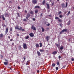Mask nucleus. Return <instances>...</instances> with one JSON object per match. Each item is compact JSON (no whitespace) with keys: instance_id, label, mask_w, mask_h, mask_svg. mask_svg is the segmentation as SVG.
Here are the masks:
<instances>
[{"instance_id":"1","label":"nucleus","mask_w":74,"mask_h":74,"mask_svg":"<svg viewBox=\"0 0 74 74\" xmlns=\"http://www.w3.org/2000/svg\"><path fill=\"white\" fill-rule=\"evenodd\" d=\"M22 27H20V28H19V26H17L15 27V29H17V30H22Z\"/></svg>"},{"instance_id":"2","label":"nucleus","mask_w":74,"mask_h":74,"mask_svg":"<svg viewBox=\"0 0 74 74\" xmlns=\"http://www.w3.org/2000/svg\"><path fill=\"white\" fill-rule=\"evenodd\" d=\"M55 19H58L59 22L61 23L62 22V20L59 18L58 17H56L55 18Z\"/></svg>"},{"instance_id":"3","label":"nucleus","mask_w":74,"mask_h":74,"mask_svg":"<svg viewBox=\"0 0 74 74\" xmlns=\"http://www.w3.org/2000/svg\"><path fill=\"white\" fill-rule=\"evenodd\" d=\"M23 48L24 49H26L27 48V45L26 43H23Z\"/></svg>"},{"instance_id":"4","label":"nucleus","mask_w":74,"mask_h":74,"mask_svg":"<svg viewBox=\"0 0 74 74\" xmlns=\"http://www.w3.org/2000/svg\"><path fill=\"white\" fill-rule=\"evenodd\" d=\"M30 16V14L28 13L27 14L26 18L28 21H29V18Z\"/></svg>"},{"instance_id":"5","label":"nucleus","mask_w":74,"mask_h":74,"mask_svg":"<svg viewBox=\"0 0 74 74\" xmlns=\"http://www.w3.org/2000/svg\"><path fill=\"white\" fill-rule=\"evenodd\" d=\"M32 3L34 4H35L37 3V0H33Z\"/></svg>"},{"instance_id":"6","label":"nucleus","mask_w":74,"mask_h":74,"mask_svg":"<svg viewBox=\"0 0 74 74\" xmlns=\"http://www.w3.org/2000/svg\"><path fill=\"white\" fill-rule=\"evenodd\" d=\"M32 29H33L34 30H36V28L34 26V25H32V27L31 28Z\"/></svg>"},{"instance_id":"7","label":"nucleus","mask_w":74,"mask_h":74,"mask_svg":"<svg viewBox=\"0 0 74 74\" xmlns=\"http://www.w3.org/2000/svg\"><path fill=\"white\" fill-rule=\"evenodd\" d=\"M29 35L31 37H34V34L33 33L29 34Z\"/></svg>"},{"instance_id":"8","label":"nucleus","mask_w":74,"mask_h":74,"mask_svg":"<svg viewBox=\"0 0 74 74\" xmlns=\"http://www.w3.org/2000/svg\"><path fill=\"white\" fill-rule=\"evenodd\" d=\"M8 32V28H6V30L5 31V34H7V33Z\"/></svg>"},{"instance_id":"9","label":"nucleus","mask_w":74,"mask_h":74,"mask_svg":"<svg viewBox=\"0 0 74 74\" xmlns=\"http://www.w3.org/2000/svg\"><path fill=\"white\" fill-rule=\"evenodd\" d=\"M49 38H50V37L48 36H47L46 37V39L47 41H48L49 40Z\"/></svg>"},{"instance_id":"10","label":"nucleus","mask_w":74,"mask_h":74,"mask_svg":"<svg viewBox=\"0 0 74 74\" xmlns=\"http://www.w3.org/2000/svg\"><path fill=\"white\" fill-rule=\"evenodd\" d=\"M4 65H5V66L7 65H8V62H5L3 63Z\"/></svg>"},{"instance_id":"11","label":"nucleus","mask_w":74,"mask_h":74,"mask_svg":"<svg viewBox=\"0 0 74 74\" xmlns=\"http://www.w3.org/2000/svg\"><path fill=\"white\" fill-rule=\"evenodd\" d=\"M57 51H56L53 52L52 53L53 55H56V54H57Z\"/></svg>"},{"instance_id":"12","label":"nucleus","mask_w":74,"mask_h":74,"mask_svg":"<svg viewBox=\"0 0 74 74\" xmlns=\"http://www.w3.org/2000/svg\"><path fill=\"white\" fill-rule=\"evenodd\" d=\"M62 30L63 32H67V29H64Z\"/></svg>"},{"instance_id":"13","label":"nucleus","mask_w":74,"mask_h":74,"mask_svg":"<svg viewBox=\"0 0 74 74\" xmlns=\"http://www.w3.org/2000/svg\"><path fill=\"white\" fill-rule=\"evenodd\" d=\"M34 8H40V7L38 6H36L34 7Z\"/></svg>"},{"instance_id":"14","label":"nucleus","mask_w":74,"mask_h":74,"mask_svg":"<svg viewBox=\"0 0 74 74\" xmlns=\"http://www.w3.org/2000/svg\"><path fill=\"white\" fill-rule=\"evenodd\" d=\"M2 18L3 19V21H5V18H4V15H2Z\"/></svg>"},{"instance_id":"15","label":"nucleus","mask_w":74,"mask_h":74,"mask_svg":"<svg viewBox=\"0 0 74 74\" xmlns=\"http://www.w3.org/2000/svg\"><path fill=\"white\" fill-rule=\"evenodd\" d=\"M37 53L38 55V56H40L41 55V53L39 51H37Z\"/></svg>"},{"instance_id":"16","label":"nucleus","mask_w":74,"mask_h":74,"mask_svg":"<svg viewBox=\"0 0 74 74\" xmlns=\"http://www.w3.org/2000/svg\"><path fill=\"white\" fill-rule=\"evenodd\" d=\"M36 48H38V47H39V44L38 43H37L36 45Z\"/></svg>"},{"instance_id":"17","label":"nucleus","mask_w":74,"mask_h":74,"mask_svg":"<svg viewBox=\"0 0 74 74\" xmlns=\"http://www.w3.org/2000/svg\"><path fill=\"white\" fill-rule=\"evenodd\" d=\"M47 5V9H49V4L47 3L46 4Z\"/></svg>"},{"instance_id":"18","label":"nucleus","mask_w":74,"mask_h":74,"mask_svg":"<svg viewBox=\"0 0 74 74\" xmlns=\"http://www.w3.org/2000/svg\"><path fill=\"white\" fill-rule=\"evenodd\" d=\"M61 6H62V8H64V7H65V6H64V3H62L61 5Z\"/></svg>"},{"instance_id":"19","label":"nucleus","mask_w":74,"mask_h":74,"mask_svg":"<svg viewBox=\"0 0 74 74\" xmlns=\"http://www.w3.org/2000/svg\"><path fill=\"white\" fill-rule=\"evenodd\" d=\"M39 45H40L39 47H40V48H41V47H42V43H41V42H40V43H39Z\"/></svg>"},{"instance_id":"20","label":"nucleus","mask_w":74,"mask_h":74,"mask_svg":"<svg viewBox=\"0 0 74 74\" xmlns=\"http://www.w3.org/2000/svg\"><path fill=\"white\" fill-rule=\"evenodd\" d=\"M29 38V36H27L26 37H25V39H26V40H27Z\"/></svg>"},{"instance_id":"21","label":"nucleus","mask_w":74,"mask_h":74,"mask_svg":"<svg viewBox=\"0 0 74 74\" xmlns=\"http://www.w3.org/2000/svg\"><path fill=\"white\" fill-rule=\"evenodd\" d=\"M38 12V10L37 9H36L35 10V12L36 13V14H37Z\"/></svg>"},{"instance_id":"22","label":"nucleus","mask_w":74,"mask_h":74,"mask_svg":"<svg viewBox=\"0 0 74 74\" xmlns=\"http://www.w3.org/2000/svg\"><path fill=\"white\" fill-rule=\"evenodd\" d=\"M3 37V34H0V37L1 38H2Z\"/></svg>"},{"instance_id":"23","label":"nucleus","mask_w":74,"mask_h":74,"mask_svg":"<svg viewBox=\"0 0 74 74\" xmlns=\"http://www.w3.org/2000/svg\"><path fill=\"white\" fill-rule=\"evenodd\" d=\"M63 25V24H62V23L60 24V27H62V28L63 27V26H62Z\"/></svg>"},{"instance_id":"24","label":"nucleus","mask_w":74,"mask_h":74,"mask_svg":"<svg viewBox=\"0 0 74 74\" xmlns=\"http://www.w3.org/2000/svg\"><path fill=\"white\" fill-rule=\"evenodd\" d=\"M41 28L42 29V32H44V31H45V29H44V28H43V27H42Z\"/></svg>"},{"instance_id":"25","label":"nucleus","mask_w":74,"mask_h":74,"mask_svg":"<svg viewBox=\"0 0 74 74\" xmlns=\"http://www.w3.org/2000/svg\"><path fill=\"white\" fill-rule=\"evenodd\" d=\"M55 63H53L52 64V67H55Z\"/></svg>"},{"instance_id":"26","label":"nucleus","mask_w":74,"mask_h":74,"mask_svg":"<svg viewBox=\"0 0 74 74\" xmlns=\"http://www.w3.org/2000/svg\"><path fill=\"white\" fill-rule=\"evenodd\" d=\"M30 14H31V15H33V12L32 11H31L30 12Z\"/></svg>"},{"instance_id":"27","label":"nucleus","mask_w":74,"mask_h":74,"mask_svg":"<svg viewBox=\"0 0 74 74\" xmlns=\"http://www.w3.org/2000/svg\"><path fill=\"white\" fill-rule=\"evenodd\" d=\"M68 4V3H67V2H66V8H67V5Z\"/></svg>"},{"instance_id":"28","label":"nucleus","mask_w":74,"mask_h":74,"mask_svg":"<svg viewBox=\"0 0 74 74\" xmlns=\"http://www.w3.org/2000/svg\"><path fill=\"white\" fill-rule=\"evenodd\" d=\"M63 48H64V47H63V46H61L60 47V49L61 50H62V49H63Z\"/></svg>"},{"instance_id":"29","label":"nucleus","mask_w":74,"mask_h":74,"mask_svg":"<svg viewBox=\"0 0 74 74\" xmlns=\"http://www.w3.org/2000/svg\"><path fill=\"white\" fill-rule=\"evenodd\" d=\"M12 27H11L10 28V31H12Z\"/></svg>"},{"instance_id":"30","label":"nucleus","mask_w":74,"mask_h":74,"mask_svg":"<svg viewBox=\"0 0 74 74\" xmlns=\"http://www.w3.org/2000/svg\"><path fill=\"white\" fill-rule=\"evenodd\" d=\"M70 24V21H69V22H68L67 23V25H69Z\"/></svg>"},{"instance_id":"31","label":"nucleus","mask_w":74,"mask_h":74,"mask_svg":"<svg viewBox=\"0 0 74 74\" xmlns=\"http://www.w3.org/2000/svg\"><path fill=\"white\" fill-rule=\"evenodd\" d=\"M17 15L18 16V17H20V14H19V13H17Z\"/></svg>"},{"instance_id":"32","label":"nucleus","mask_w":74,"mask_h":74,"mask_svg":"<svg viewBox=\"0 0 74 74\" xmlns=\"http://www.w3.org/2000/svg\"><path fill=\"white\" fill-rule=\"evenodd\" d=\"M5 17L6 16H8V14L6 13L5 14Z\"/></svg>"},{"instance_id":"33","label":"nucleus","mask_w":74,"mask_h":74,"mask_svg":"<svg viewBox=\"0 0 74 74\" xmlns=\"http://www.w3.org/2000/svg\"><path fill=\"white\" fill-rule=\"evenodd\" d=\"M63 31H62V30L61 31V32H60V34H62V33H63Z\"/></svg>"},{"instance_id":"34","label":"nucleus","mask_w":74,"mask_h":74,"mask_svg":"<svg viewBox=\"0 0 74 74\" xmlns=\"http://www.w3.org/2000/svg\"><path fill=\"white\" fill-rule=\"evenodd\" d=\"M21 30H22V32H24L26 30L24 29H22Z\"/></svg>"},{"instance_id":"35","label":"nucleus","mask_w":74,"mask_h":74,"mask_svg":"<svg viewBox=\"0 0 74 74\" xmlns=\"http://www.w3.org/2000/svg\"><path fill=\"white\" fill-rule=\"evenodd\" d=\"M59 18H62V17H63V16L62 15H59Z\"/></svg>"},{"instance_id":"36","label":"nucleus","mask_w":74,"mask_h":74,"mask_svg":"<svg viewBox=\"0 0 74 74\" xmlns=\"http://www.w3.org/2000/svg\"><path fill=\"white\" fill-rule=\"evenodd\" d=\"M45 1L44 0L43 1L42 4H45Z\"/></svg>"},{"instance_id":"37","label":"nucleus","mask_w":74,"mask_h":74,"mask_svg":"<svg viewBox=\"0 0 74 74\" xmlns=\"http://www.w3.org/2000/svg\"><path fill=\"white\" fill-rule=\"evenodd\" d=\"M44 50L43 49H42V50L40 49V52H44Z\"/></svg>"},{"instance_id":"38","label":"nucleus","mask_w":74,"mask_h":74,"mask_svg":"<svg viewBox=\"0 0 74 74\" xmlns=\"http://www.w3.org/2000/svg\"><path fill=\"white\" fill-rule=\"evenodd\" d=\"M70 14V11H69L67 13V16L69 15V14Z\"/></svg>"},{"instance_id":"39","label":"nucleus","mask_w":74,"mask_h":74,"mask_svg":"<svg viewBox=\"0 0 74 74\" xmlns=\"http://www.w3.org/2000/svg\"><path fill=\"white\" fill-rule=\"evenodd\" d=\"M5 61H6V62H8V60L7 59H4Z\"/></svg>"},{"instance_id":"40","label":"nucleus","mask_w":74,"mask_h":74,"mask_svg":"<svg viewBox=\"0 0 74 74\" xmlns=\"http://www.w3.org/2000/svg\"><path fill=\"white\" fill-rule=\"evenodd\" d=\"M23 21L24 22H26V21H27V20L26 18H24L23 19Z\"/></svg>"},{"instance_id":"41","label":"nucleus","mask_w":74,"mask_h":74,"mask_svg":"<svg viewBox=\"0 0 74 74\" xmlns=\"http://www.w3.org/2000/svg\"><path fill=\"white\" fill-rule=\"evenodd\" d=\"M61 14H62V12L60 11L58 12V15H60Z\"/></svg>"},{"instance_id":"42","label":"nucleus","mask_w":74,"mask_h":74,"mask_svg":"<svg viewBox=\"0 0 74 74\" xmlns=\"http://www.w3.org/2000/svg\"><path fill=\"white\" fill-rule=\"evenodd\" d=\"M56 70H58L59 69V67H56Z\"/></svg>"},{"instance_id":"43","label":"nucleus","mask_w":74,"mask_h":74,"mask_svg":"<svg viewBox=\"0 0 74 74\" xmlns=\"http://www.w3.org/2000/svg\"><path fill=\"white\" fill-rule=\"evenodd\" d=\"M59 64H60L59 62H57V65H59Z\"/></svg>"},{"instance_id":"44","label":"nucleus","mask_w":74,"mask_h":74,"mask_svg":"<svg viewBox=\"0 0 74 74\" xmlns=\"http://www.w3.org/2000/svg\"><path fill=\"white\" fill-rule=\"evenodd\" d=\"M56 47H59V45H58V44H57L56 45Z\"/></svg>"},{"instance_id":"45","label":"nucleus","mask_w":74,"mask_h":74,"mask_svg":"<svg viewBox=\"0 0 74 74\" xmlns=\"http://www.w3.org/2000/svg\"><path fill=\"white\" fill-rule=\"evenodd\" d=\"M32 20H33V21H36V18H33Z\"/></svg>"},{"instance_id":"46","label":"nucleus","mask_w":74,"mask_h":74,"mask_svg":"<svg viewBox=\"0 0 74 74\" xmlns=\"http://www.w3.org/2000/svg\"><path fill=\"white\" fill-rule=\"evenodd\" d=\"M58 58L59 59H60V58H61V56H58Z\"/></svg>"},{"instance_id":"47","label":"nucleus","mask_w":74,"mask_h":74,"mask_svg":"<svg viewBox=\"0 0 74 74\" xmlns=\"http://www.w3.org/2000/svg\"><path fill=\"white\" fill-rule=\"evenodd\" d=\"M47 25V26H49L50 25V24L48 23Z\"/></svg>"},{"instance_id":"48","label":"nucleus","mask_w":74,"mask_h":74,"mask_svg":"<svg viewBox=\"0 0 74 74\" xmlns=\"http://www.w3.org/2000/svg\"><path fill=\"white\" fill-rule=\"evenodd\" d=\"M19 48L20 49H21V48H22V47H21V46H20L19 47Z\"/></svg>"},{"instance_id":"49","label":"nucleus","mask_w":74,"mask_h":74,"mask_svg":"<svg viewBox=\"0 0 74 74\" xmlns=\"http://www.w3.org/2000/svg\"><path fill=\"white\" fill-rule=\"evenodd\" d=\"M9 2V3H12V1H10Z\"/></svg>"},{"instance_id":"50","label":"nucleus","mask_w":74,"mask_h":74,"mask_svg":"<svg viewBox=\"0 0 74 74\" xmlns=\"http://www.w3.org/2000/svg\"><path fill=\"white\" fill-rule=\"evenodd\" d=\"M65 67H66V66H63V69H64V68H65Z\"/></svg>"},{"instance_id":"51","label":"nucleus","mask_w":74,"mask_h":74,"mask_svg":"<svg viewBox=\"0 0 74 74\" xmlns=\"http://www.w3.org/2000/svg\"><path fill=\"white\" fill-rule=\"evenodd\" d=\"M37 72L38 73H40V71H39V70H38V71H37Z\"/></svg>"},{"instance_id":"52","label":"nucleus","mask_w":74,"mask_h":74,"mask_svg":"<svg viewBox=\"0 0 74 74\" xmlns=\"http://www.w3.org/2000/svg\"><path fill=\"white\" fill-rule=\"evenodd\" d=\"M71 60H72V61H74V58H72V59H71Z\"/></svg>"},{"instance_id":"53","label":"nucleus","mask_w":74,"mask_h":74,"mask_svg":"<svg viewBox=\"0 0 74 74\" xmlns=\"http://www.w3.org/2000/svg\"><path fill=\"white\" fill-rule=\"evenodd\" d=\"M13 41V39H10V41Z\"/></svg>"},{"instance_id":"54","label":"nucleus","mask_w":74,"mask_h":74,"mask_svg":"<svg viewBox=\"0 0 74 74\" xmlns=\"http://www.w3.org/2000/svg\"><path fill=\"white\" fill-rule=\"evenodd\" d=\"M23 59L24 60H26V58H25V57H23Z\"/></svg>"},{"instance_id":"55","label":"nucleus","mask_w":74,"mask_h":74,"mask_svg":"<svg viewBox=\"0 0 74 74\" xmlns=\"http://www.w3.org/2000/svg\"><path fill=\"white\" fill-rule=\"evenodd\" d=\"M1 57L2 58H3V56L2 55H1Z\"/></svg>"},{"instance_id":"56","label":"nucleus","mask_w":74,"mask_h":74,"mask_svg":"<svg viewBox=\"0 0 74 74\" xmlns=\"http://www.w3.org/2000/svg\"><path fill=\"white\" fill-rule=\"evenodd\" d=\"M25 13H27V11L26 10H25Z\"/></svg>"},{"instance_id":"57","label":"nucleus","mask_w":74,"mask_h":74,"mask_svg":"<svg viewBox=\"0 0 74 74\" xmlns=\"http://www.w3.org/2000/svg\"><path fill=\"white\" fill-rule=\"evenodd\" d=\"M12 32H11H11H10V34H12Z\"/></svg>"},{"instance_id":"58","label":"nucleus","mask_w":74,"mask_h":74,"mask_svg":"<svg viewBox=\"0 0 74 74\" xmlns=\"http://www.w3.org/2000/svg\"><path fill=\"white\" fill-rule=\"evenodd\" d=\"M53 4H54V3L53 2L52 3V5H53Z\"/></svg>"},{"instance_id":"59","label":"nucleus","mask_w":74,"mask_h":74,"mask_svg":"<svg viewBox=\"0 0 74 74\" xmlns=\"http://www.w3.org/2000/svg\"><path fill=\"white\" fill-rule=\"evenodd\" d=\"M8 38H9V39H10V38H11L10 37V36H8Z\"/></svg>"},{"instance_id":"60","label":"nucleus","mask_w":74,"mask_h":74,"mask_svg":"<svg viewBox=\"0 0 74 74\" xmlns=\"http://www.w3.org/2000/svg\"><path fill=\"white\" fill-rule=\"evenodd\" d=\"M14 45V42H13V43L12 44V45Z\"/></svg>"},{"instance_id":"61","label":"nucleus","mask_w":74,"mask_h":74,"mask_svg":"<svg viewBox=\"0 0 74 74\" xmlns=\"http://www.w3.org/2000/svg\"><path fill=\"white\" fill-rule=\"evenodd\" d=\"M40 16H42V13H41L40 14Z\"/></svg>"},{"instance_id":"62","label":"nucleus","mask_w":74,"mask_h":74,"mask_svg":"<svg viewBox=\"0 0 74 74\" xmlns=\"http://www.w3.org/2000/svg\"><path fill=\"white\" fill-rule=\"evenodd\" d=\"M18 9H19V10H20V7H19V6H18Z\"/></svg>"},{"instance_id":"63","label":"nucleus","mask_w":74,"mask_h":74,"mask_svg":"<svg viewBox=\"0 0 74 74\" xmlns=\"http://www.w3.org/2000/svg\"><path fill=\"white\" fill-rule=\"evenodd\" d=\"M28 65V63H27H27H26V65Z\"/></svg>"},{"instance_id":"64","label":"nucleus","mask_w":74,"mask_h":74,"mask_svg":"<svg viewBox=\"0 0 74 74\" xmlns=\"http://www.w3.org/2000/svg\"><path fill=\"white\" fill-rule=\"evenodd\" d=\"M1 17H2V15L0 16V18H1Z\"/></svg>"}]
</instances>
